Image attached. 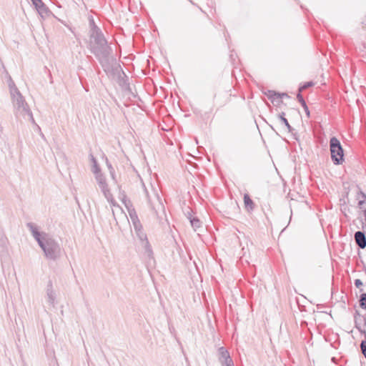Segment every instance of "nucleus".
Listing matches in <instances>:
<instances>
[{
	"label": "nucleus",
	"instance_id": "1",
	"mask_svg": "<svg viewBox=\"0 0 366 366\" xmlns=\"http://www.w3.org/2000/svg\"><path fill=\"white\" fill-rule=\"evenodd\" d=\"M11 99L14 108V114L16 118L22 117H26L33 124H36L32 112L26 102L24 97L21 95L17 87H11Z\"/></svg>",
	"mask_w": 366,
	"mask_h": 366
},
{
	"label": "nucleus",
	"instance_id": "2",
	"mask_svg": "<svg viewBox=\"0 0 366 366\" xmlns=\"http://www.w3.org/2000/svg\"><path fill=\"white\" fill-rule=\"evenodd\" d=\"M39 247L44 252L48 259L56 260L61 256V248L60 244L53 238L46 236L44 240L39 242Z\"/></svg>",
	"mask_w": 366,
	"mask_h": 366
},
{
	"label": "nucleus",
	"instance_id": "3",
	"mask_svg": "<svg viewBox=\"0 0 366 366\" xmlns=\"http://www.w3.org/2000/svg\"><path fill=\"white\" fill-rule=\"evenodd\" d=\"M92 53L99 60L104 70L107 71L109 66V55L112 51L111 47L107 43L91 46Z\"/></svg>",
	"mask_w": 366,
	"mask_h": 366
},
{
	"label": "nucleus",
	"instance_id": "4",
	"mask_svg": "<svg viewBox=\"0 0 366 366\" xmlns=\"http://www.w3.org/2000/svg\"><path fill=\"white\" fill-rule=\"evenodd\" d=\"M330 150L333 164H342L345 161L344 150L340 140L335 137H332L330 139Z\"/></svg>",
	"mask_w": 366,
	"mask_h": 366
},
{
	"label": "nucleus",
	"instance_id": "5",
	"mask_svg": "<svg viewBox=\"0 0 366 366\" xmlns=\"http://www.w3.org/2000/svg\"><path fill=\"white\" fill-rule=\"evenodd\" d=\"M218 355V360L220 362L222 366H232L234 365V362L232 358L231 357L229 352L228 350L224 347H220L217 351Z\"/></svg>",
	"mask_w": 366,
	"mask_h": 366
},
{
	"label": "nucleus",
	"instance_id": "6",
	"mask_svg": "<svg viewBox=\"0 0 366 366\" xmlns=\"http://www.w3.org/2000/svg\"><path fill=\"white\" fill-rule=\"evenodd\" d=\"M136 234H137L138 238L139 239V240L141 242H142L144 249H145V252L147 253L148 257L152 258L153 252H152V247L149 243V241L147 239V234L143 232L142 229H141L139 231H137Z\"/></svg>",
	"mask_w": 366,
	"mask_h": 366
},
{
	"label": "nucleus",
	"instance_id": "7",
	"mask_svg": "<svg viewBox=\"0 0 366 366\" xmlns=\"http://www.w3.org/2000/svg\"><path fill=\"white\" fill-rule=\"evenodd\" d=\"M90 38L94 40V45L107 43L103 33L98 26L94 27V31L90 34Z\"/></svg>",
	"mask_w": 366,
	"mask_h": 366
},
{
	"label": "nucleus",
	"instance_id": "8",
	"mask_svg": "<svg viewBox=\"0 0 366 366\" xmlns=\"http://www.w3.org/2000/svg\"><path fill=\"white\" fill-rule=\"evenodd\" d=\"M154 199L155 202H152L149 197L148 201L151 205L152 209L154 211L157 216H159L160 212L164 213V206L158 194L154 195Z\"/></svg>",
	"mask_w": 366,
	"mask_h": 366
},
{
	"label": "nucleus",
	"instance_id": "9",
	"mask_svg": "<svg viewBox=\"0 0 366 366\" xmlns=\"http://www.w3.org/2000/svg\"><path fill=\"white\" fill-rule=\"evenodd\" d=\"M265 94L273 104L277 102V104L282 102V99L283 97H289L288 94L286 93H279L272 90H269L267 93H265Z\"/></svg>",
	"mask_w": 366,
	"mask_h": 366
},
{
	"label": "nucleus",
	"instance_id": "10",
	"mask_svg": "<svg viewBox=\"0 0 366 366\" xmlns=\"http://www.w3.org/2000/svg\"><path fill=\"white\" fill-rule=\"evenodd\" d=\"M95 179L103 194L110 192L106 178L102 173L95 174Z\"/></svg>",
	"mask_w": 366,
	"mask_h": 366
},
{
	"label": "nucleus",
	"instance_id": "11",
	"mask_svg": "<svg viewBox=\"0 0 366 366\" xmlns=\"http://www.w3.org/2000/svg\"><path fill=\"white\" fill-rule=\"evenodd\" d=\"M27 228L31 231L32 233L33 237L36 240L38 244H39V242H41L42 240L46 238V236H48L47 234H44L43 237H41L40 232H39L37 227L36 225L32 222H28L26 223Z\"/></svg>",
	"mask_w": 366,
	"mask_h": 366
},
{
	"label": "nucleus",
	"instance_id": "12",
	"mask_svg": "<svg viewBox=\"0 0 366 366\" xmlns=\"http://www.w3.org/2000/svg\"><path fill=\"white\" fill-rule=\"evenodd\" d=\"M46 297L48 302L53 307L55 305L56 294L53 289V283L51 280H49L46 286Z\"/></svg>",
	"mask_w": 366,
	"mask_h": 366
},
{
	"label": "nucleus",
	"instance_id": "13",
	"mask_svg": "<svg viewBox=\"0 0 366 366\" xmlns=\"http://www.w3.org/2000/svg\"><path fill=\"white\" fill-rule=\"evenodd\" d=\"M355 241L356 244L360 249H365L366 247V237L364 232L357 231L354 234Z\"/></svg>",
	"mask_w": 366,
	"mask_h": 366
},
{
	"label": "nucleus",
	"instance_id": "14",
	"mask_svg": "<svg viewBox=\"0 0 366 366\" xmlns=\"http://www.w3.org/2000/svg\"><path fill=\"white\" fill-rule=\"evenodd\" d=\"M244 204L247 212H250L254 210L255 204L248 194H244Z\"/></svg>",
	"mask_w": 366,
	"mask_h": 366
},
{
	"label": "nucleus",
	"instance_id": "15",
	"mask_svg": "<svg viewBox=\"0 0 366 366\" xmlns=\"http://www.w3.org/2000/svg\"><path fill=\"white\" fill-rule=\"evenodd\" d=\"M89 159H90L91 162L92 163V171L94 174V175L97 174L102 173L101 169L98 164L97 160L96 159V158L94 157V155L92 153L89 154Z\"/></svg>",
	"mask_w": 366,
	"mask_h": 366
},
{
	"label": "nucleus",
	"instance_id": "16",
	"mask_svg": "<svg viewBox=\"0 0 366 366\" xmlns=\"http://www.w3.org/2000/svg\"><path fill=\"white\" fill-rule=\"evenodd\" d=\"M278 117H279L281 123L283 124L287 127V132L289 133H292V132L294 131V129L291 127L288 120L285 118V113L283 112H281L280 114H279Z\"/></svg>",
	"mask_w": 366,
	"mask_h": 366
},
{
	"label": "nucleus",
	"instance_id": "17",
	"mask_svg": "<svg viewBox=\"0 0 366 366\" xmlns=\"http://www.w3.org/2000/svg\"><path fill=\"white\" fill-rule=\"evenodd\" d=\"M355 317V327L358 329L362 333H364L365 340H362L360 343V350L363 356L366 358V332L365 330H361L360 328L357 326V320Z\"/></svg>",
	"mask_w": 366,
	"mask_h": 366
},
{
	"label": "nucleus",
	"instance_id": "18",
	"mask_svg": "<svg viewBox=\"0 0 366 366\" xmlns=\"http://www.w3.org/2000/svg\"><path fill=\"white\" fill-rule=\"evenodd\" d=\"M36 11L42 18L48 17L51 14V11L46 4L43 6L41 5V7L37 8Z\"/></svg>",
	"mask_w": 366,
	"mask_h": 366
},
{
	"label": "nucleus",
	"instance_id": "19",
	"mask_svg": "<svg viewBox=\"0 0 366 366\" xmlns=\"http://www.w3.org/2000/svg\"><path fill=\"white\" fill-rule=\"evenodd\" d=\"M189 222L194 231H197V229L202 227V222L197 217H189Z\"/></svg>",
	"mask_w": 366,
	"mask_h": 366
},
{
	"label": "nucleus",
	"instance_id": "20",
	"mask_svg": "<svg viewBox=\"0 0 366 366\" xmlns=\"http://www.w3.org/2000/svg\"><path fill=\"white\" fill-rule=\"evenodd\" d=\"M297 98L299 102L301 104L302 107L304 108V110H305L307 116L309 117H310V110H309V108H308L303 97L302 96L301 94L298 93L297 95Z\"/></svg>",
	"mask_w": 366,
	"mask_h": 366
},
{
	"label": "nucleus",
	"instance_id": "21",
	"mask_svg": "<svg viewBox=\"0 0 366 366\" xmlns=\"http://www.w3.org/2000/svg\"><path fill=\"white\" fill-rule=\"evenodd\" d=\"M104 197L107 199V200L109 202L112 207H119V204L117 203L115 199L113 197L112 194L111 193V191L105 193L104 194Z\"/></svg>",
	"mask_w": 366,
	"mask_h": 366
},
{
	"label": "nucleus",
	"instance_id": "22",
	"mask_svg": "<svg viewBox=\"0 0 366 366\" xmlns=\"http://www.w3.org/2000/svg\"><path fill=\"white\" fill-rule=\"evenodd\" d=\"M362 199L360 200L358 202V205L360 209H364V216H365V221L366 222V195L363 192H361Z\"/></svg>",
	"mask_w": 366,
	"mask_h": 366
},
{
	"label": "nucleus",
	"instance_id": "23",
	"mask_svg": "<svg viewBox=\"0 0 366 366\" xmlns=\"http://www.w3.org/2000/svg\"><path fill=\"white\" fill-rule=\"evenodd\" d=\"M360 306L362 309L366 310V293H362L360 296Z\"/></svg>",
	"mask_w": 366,
	"mask_h": 366
},
{
	"label": "nucleus",
	"instance_id": "24",
	"mask_svg": "<svg viewBox=\"0 0 366 366\" xmlns=\"http://www.w3.org/2000/svg\"><path fill=\"white\" fill-rule=\"evenodd\" d=\"M314 85L312 81H307L300 86L298 89L299 93L300 94L303 90L307 89Z\"/></svg>",
	"mask_w": 366,
	"mask_h": 366
},
{
	"label": "nucleus",
	"instance_id": "25",
	"mask_svg": "<svg viewBox=\"0 0 366 366\" xmlns=\"http://www.w3.org/2000/svg\"><path fill=\"white\" fill-rule=\"evenodd\" d=\"M129 213L132 223L139 221L138 217L134 209H129Z\"/></svg>",
	"mask_w": 366,
	"mask_h": 366
},
{
	"label": "nucleus",
	"instance_id": "26",
	"mask_svg": "<svg viewBox=\"0 0 366 366\" xmlns=\"http://www.w3.org/2000/svg\"><path fill=\"white\" fill-rule=\"evenodd\" d=\"M133 225H134V228L135 232L139 231V230L142 229V226L139 220L137 221V222H134Z\"/></svg>",
	"mask_w": 366,
	"mask_h": 366
},
{
	"label": "nucleus",
	"instance_id": "27",
	"mask_svg": "<svg viewBox=\"0 0 366 366\" xmlns=\"http://www.w3.org/2000/svg\"><path fill=\"white\" fill-rule=\"evenodd\" d=\"M45 4L42 1V0H36L34 3H33V5L34 6L35 9L41 7V5H44Z\"/></svg>",
	"mask_w": 366,
	"mask_h": 366
},
{
	"label": "nucleus",
	"instance_id": "28",
	"mask_svg": "<svg viewBox=\"0 0 366 366\" xmlns=\"http://www.w3.org/2000/svg\"><path fill=\"white\" fill-rule=\"evenodd\" d=\"M355 286L356 287H360L362 285V282L360 279H356L354 282Z\"/></svg>",
	"mask_w": 366,
	"mask_h": 366
},
{
	"label": "nucleus",
	"instance_id": "29",
	"mask_svg": "<svg viewBox=\"0 0 366 366\" xmlns=\"http://www.w3.org/2000/svg\"><path fill=\"white\" fill-rule=\"evenodd\" d=\"M13 85L14 87H16L14 82L13 81V80L11 79V77H9V89H10V94H11V87L13 88Z\"/></svg>",
	"mask_w": 366,
	"mask_h": 366
},
{
	"label": "nucleus",
	"instance_id": "30",
	"mask_svg": "<svg viewBox=\"0 0 366 366\" xmlns=\"http://www.w3.org/2000/svg\"><path fill=\"white\" fill-rule=\"evenodd\" d=\"M89 23H90V26H91L90 33H92V31H94V27L97 26L95 24L94 21L92 19L90 20Z\"/></svg>",
	"mask_w": 366,
	"mask_h": 366
},
{
	"label": "nucleus",
	"instance_id": "31",
	"mask_svg": "<svg viewBox=\"0 0 366 366\" xmlns=\"http://www.w3.org/2000/svg\"><path fill=\"white\" fill-rule=\"evenodd\" d=\"M185 214L189 220V217H194V216H192V211L190 209L189 211L187 212V213Z\"/></svg>",
	"mask_w": 366,
	"mask_h": 366
},
{
	"label": "nucleus",
	"instance_id": "32",
	"mask_svg": "<svg viewBox=\"0 0 366 366\" xmlns=\"http://www.w3.org/2000/svg\"><path fill=\"white\" fill-rule=\"evenodd\" d=\"M110 174H111L112 178L114 181H116V179H115L114 170V171L110 170Z\"/></svg>",
	"mask_w": 366,
	"mask_h": 366
},
{
	"label": "nucleus",
	"instance_id": "33",
	"mask_svg": "<svg viewBox=\"0 0 366 366\" xmlns=\"http://www.w3.org/2000/svg\"><path fill=\"white\" fill-rule=\"evenodd\" d=\"M107 165H108V167H109V171H110V170L114 171V168L112 167V166L111 164H109L107 163Z\"/></svg>",
	"mask_w": 366,
	"mask_h": 366
},
{
	"label": "nucleus",
	"instance_id": "34",
	"mask_svg": "<svg viewBox=\"0 0 366 366\" xmlns=\"http://www.w3.org/2000/svg\"><path fill=\"white\" fill-rule=\"evenodd\" d=\"M31 1L32 4H33V3H34V1H35L36 0H31Z\"/></svg>",
	"mask_w": 366,
	"mask_h": 366
},
{
	"label": "nucleus",
	"instance_id": "35",
	"mask_svg": "<svg viewBox=\"0 0 366 366\" xmlns=\"http://www.w3.org/2000/svg\"><path fill=\"white\" fill-rule=\"evenodd\" d=\"M145 192L147 193V195L148 196L147 190L145 189Z\"/></svg>",
	"mask_w": 366,
	"mask_h": 366
},
{
	"label": "nucleus",
	"instance_id": "36",
	"mask_svg": "<svg viewBox=\"0 0 366 366\" xmlns=\"http://www.w3.org/2000/svg\"><path fill=\"white\" fill-rule=\"evenodd\" d=\"M365 227H366V222H365Z\"/></svg>",
	"mask_w": 366,
	"mask_h": 366
}]
</instances>
